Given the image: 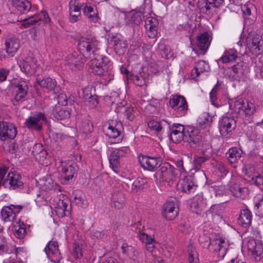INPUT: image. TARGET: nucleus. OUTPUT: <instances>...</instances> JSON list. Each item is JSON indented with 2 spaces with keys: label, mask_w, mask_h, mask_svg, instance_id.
Wrapping results in <instances>:
<instances>
[{
  "label": "nucleus",
  "mask_w": 263,
  "mask_h": 263,
  "mask_svg": "<svg viewBox=\"0 0 263 263\" xmlns=\"http://www.w3.org/2000/svg\"><path fill=\"white\" fill-rule=\"evenodd\" d=\"M169 128L170 139L174 143H178L184 140L186 133L184 126L180 123H174L166 126Z\"/></svg>",
  "instance_id": "obj_11"
},
{
  "label": "nucleus",
  "mask_w": 263,
  "mask_h": 263,
  "mask_svg": "<svg viewBox=\"0 0 263 263\" xmlns=\"http://www.w3.org/2000/svg\"><path fill=\"white\" fill-rule=\"evenodd\" d=\"M83 12L87 17L89 21L96 23L98 20V16L97 13V10L94 9L91 6L85 4L83 6Z\"/></svg>",
  "instance_id": "obj_39"
},
{
  "label": "nucleus",
  "mask_w": 263,
  "mask_h": 263,
  "mask_svg": "<svg viewBox=\"0 0 263 263\" xmlns=\"http://www.w3.org/2000/svg\"><path fill=\"white\" fill-rule=\"evenodd\" d=\"M197 187L193 177L191 175L185 176L183 178L180 179L177 185L178 191L186 194L194 193Z\"/></svg>",
  "instance_id": "obj_14"
},
{
  "label": "nucleus",
  "mask_w": 263,
  "mask_h": 263,
  "mask_svg": "<svg viewBox=\"0 0 263 263\" xmlns=\"http://www.w3.org/2000/svg\"><path fill=\"white\" fill-rule=\"evenodd\" d=\"M26 225L20 222H16L12 228L14 235L18 238H23L26 233Z\"/></svg>",
  "instance_id": "obj_38"
},
{
  "label": "nucleus",
  "mask_w": 263,
  "mask_h": 263,
  "mask_svg": "<svg viewBox=\"0 0 263 263\" xmlns=\"http://www.w3.org/2000/svg\"><path fill=\"white\" fill-rule=\"evenodd\" d=\"M146 29V33L150 38H154L157 34V26L155 27H148L145 28Z\"/></svg>",
  "instance_id": "obj_61"
},
{
  "label": "nucleus",
  "mask_w": 263,
  "mask_h": 263,
  "mask_svg": "<svg viewBox=\"0 0 263 263\" xmlns=\"http://www.w3.org/2000/svg\"><path fill=\"white\" fill-rule=\"evenodd\" d=\"M37 62L35 58L28 56L21 62L20 67L23 72L31 75L34 73L37 69Z\"/></svg>",
  "instance_id": "obj_20"
},
{
  "label": "nucleus",
  "mask_w": 263,
  "mask_h": 263,
  "mask_svg": "<svg viewBox=\"0 0 263 263\" xmlns=\"http://www.w3.org/2000/svg\"><path fill=\"white\" fill-rule=\"evenodd\" d=\"M79 128L82 133L85 136H86L92 132L93 127L90 121L87 119H84L80 123Z\"/></svg>",
  "instance_id": "obj_42"
},
{
  "label": "nucleus",
  "mask_w": 263,
  "mask_h": 263,
  "mask_svg": "<svg viewBox=\"0 0 263 263\" xmlns=\"http://www.w3.org/2000/svg\"><path fill=\"white\" fill-rule=\"evenodd\" d=\"M252 215L248 209H242L240 211L238 218V223L244 228L249 227L252 221Z\"/></svg>",
  "instance_id": "obj_29"
},
{
  "label": "nucleus",
  "mask_w": 263,
  "mask_h": 263,
  "mask_svg": "<svg viewBox=\"0 0 263 263\" xmlns=\"http://www.w3.org/2000/svg\"><path fill=\"white\" fill-rule=\"evenodd\" d=\"M247 249L252 255L259 257L263 253V249L261 245L257 244L255 240L251 239L247 242Z\"/></svg>",
  "instance_id": "obj_32"
},
{
  "label": "nucleus",
  "mask_w": 263,
  "mask_h": 263,
  "mask_svg": "<svg viewBox=\"0 0 263 263\" xmlns=\"http://www.w3.org/2000/svg\"><path fill=\"white\" fill-rule=\"evenodd\" d=\"M3 185L10 190L22 189L24 183L20 174L16 172L9 173L7 178L3 181Z\"/></svg>",
  "instance_id": "obj_8"
},
{
  "label": "nucleus",
  "mask_w": 263,
  "mask_h": 263,
  "mask_svg": "<svg viewBox=\"0 0 263 263\" xmlns=\"http://www.w3.org/2000/svg\"><path fill=\"white\" fill-rule=\"evenodd\" d=\"M84 4L80 5L77 0H70L69 2V11L70 14L69 21L75 23L81 17V8H83Z\"/></svg>",
  "instance_id": "obj_21"
},
{
  "label": "nucleus",
  "mask_w": 263,
  "mask_h": 263,
  "mask_svg": "<svg viewBox=\"0 0 263 263\" xmlns=\"http://www.w3.org/2000/svg\"><path fill=\"white\" fill-rule=\"evenodd\" d=\"M212 122V118L209 115H207L203 117V119L200 118L198 120V126L200 128L205 127L209 125Z\"/></svg>",
  "instance_id": "obj_56"
},
{
  "label": "nucleus",
  "mask_w": 263,
  "mask_h": 263,
  "mask_svg": "<svg viewBox=\"0 0 263 263\" xmlns=\"http://www.w3.org/2000/svg\"><path fill=\"white\" fill-rule=\"evenodd\" d=\"M210 69L209 64L205 61L200 60L196 63L194 69L192 70L191 76L198 77L201 73L208 71Z\"/></svg>",
  "instance_id": "obj_33"
},
{
  "label": "nucleus",
  "mask_w": 263,
  "mask_h": 263,
  "mask_svg": "<svg viewBox=\"0 0 263 263\" xmlns=\"http://www.w3.org/2000/svg\"><path fill=\"white\" fill-rule=\"evenodd\" d=\"M238 57V53L235 49H229L226 50L223 55L218 60L222 63H228L233 62Z\"/></svg>",
  "instance_id": "obj_34"
},
{
  "label": "nucleus",
  "mask_w": 263,
  "mask_h": 263,
  "mask_svg": "<svg viewBox=\"0 0 263 263\" xmlns=\"http://www.w3.org/2000/svg\"><path fill=\"white\" fill-rule=\"evenodd\" d=\"M189 262V263H199L198 253L195 248L190 245L188 246Z\"/></svg>",
  "instance_id": "obj_48"
},
{
  "label": "nucleus",
  "mask_w": 263,
  "mask_h": 263,
  "mask_svg": "<svg viewBox=\"0 0 263 263\" xmlns=\"http://www.w3.org/2000/svg\"><path fill=\"white\" fill-rule=\"evenodd\" d=\"M12 5L22 14L28 13L31 9V4L28 0H13Z\"/></svg>",
  "instance_id": "obj_30"
},
{
  "label": "nucleus",
  "mask_w": 263,
  "mask_h": 263,
  "mask_svg": "<svg viewBox=\"0 0 263 263\" xmlns=\"http://www.w3.org/2000/svg\"><path fill=\"white\" fill-rule=\"evenodd\" d=\"M17 135L16 127L10 122L0 121V140L14 139Z\"/></svg>",
  "instance_id": "obj_10"
},
{
  "label": "nucleus",
  "mask_w": 263,
  "mask_h": 263,
  "mask_svg": "<svg viewBox=\"0 0 263 263\" xmlns=\"http://www.w3.org/2000/svg\"><path fill=\"white\" fill-rule=\"evenodd\" d=\"M146 183L145 179L138 177L133 183L132 190L137 192L138 190L143 187Z\"/></svg>",
  "instance_id": "obj_51"
},
{
  "label": "nucleus",
  "mask_w": 263,
  "mask_h": 263,
  "mask_svg": "<svg viewBox=\"0 0 263 263\" xmlns=\"http://www.w3.org/2000/svg\"><path fill=\"white\" fill-rule=\"evenodd\" d=\"M229 105L230 108L238 114L242 112L247 116H251L256 111V107L253 103L242 98L231 101Z\"/></svg>",
  "instance_id": "obj_3"
},
{
  "label": "nucleus",
  "mask_w": 263,
  "mask_h": 263,
  "mask_svg": "<svg viewBox=\"0 0 263 263\" xmlns=\"http://www.w3.org/2000/svg\"><path fill=\"white\" fill-rule=\"evenodd\" d=\"M215 193L216 196H222L226 193L225 186L223 185L217 186L214 187Z\"/></svg>",
  "instance_id": "obj_63"
},
{
  "label": "nucleus",
  "mask_w": 263,
  "mask_h": 263,
  "mask_svg": "<svg viewBox=\"0 0 263 263\" xmlns=\"http://www.w3.org/2000/svg\"><path fill=\"white\" fill-rule=\"evenodd\" d=\"M117 125L114 126L113 125H109L106 131V135L110 138L118 139L117 142L121 141L122 138H120V131L117 128Z\"/></svg>",
  "instance_id": "obj_47"
},
{
  "label": "nucleus",
  "mask_w": 263,
  "mask_h": 263,
  "mask_svg": "<svg viewBox=\"0 0 263 263\" xmlns=\"http://www.w3.org/2000/svg\"><path fill=\"white\" fill-rule=\"evenodd\" d=\"M208 160L205 157H195L193 160L194 168L198 170L200 168L201 165Z\"/></svg>",
  "instance_id": "obj_55"
},
{
  "label": "nucleus",
  "mask_w": 263,
  "mask_h": 263,
  "mask_svg": "<svg viewBox=\"0 0 263 263\" xmlns=\"http://www.w3.org/2000/svg\"><path fill=\"white\" fill-rule=\"evenodd\" d=\"M37 81L42 88L48 91L52 90L54 93H58L61 90V88L60 86L57 85L56 81L49 77H45L42 80L37 79Z\"/></svg>",
  "instance_id": "obj_23"
},
{
  "label": "nucleus",
  "mask_w": 263,
  "mask_h": 263,
  "mask_svg": "<svg viewBox=\"0 0 263 263\" xmlns=\"http://www.w3.org/2000/svg\"><path fill=\"white\" fill-rule=\"evenodd\" d=\"M77 165L74 163L62 162L61 166V172L62 173L61 182L68 184L69 181L72 179L77 173Z\"/></svg>",
  "instance_id": "obj_13"
},
{
  "label": "nucleus",
  "mask_w": 263,
  "mask_h": 263,
  "mask_svg": "<svg viewBox=\"0 0 263 263\" xmlns=\"http://www.w3.org/2000/svg\"><path fill=\"white\" fill-rule=\"evenodd\" d=\"M58 100L60 105L65 106L67 105V98L65 94L60 93L58 95Z\"/></svg>",
  "instance_id": "obj_64"
},
{
  "label": "nucleus",
  "mask_w": 263,
  "mask_h": 263,
  "mask_svg": "<svg viewBox=\"0 0 263 263\" xmlns=\"http://www.w3.org/2000/svg\"><path fill=\"white\" fill-rule=\"evenodd\" d=\"M244 74L243 62L240 61L228 69L227 75L232 80H239Z\"/></svg>",
  "instance_id": "obj_24"
},
{
  "label": "nucleus",
  "mask_w": 263,
  "mask_h": 263,
  "mask_svg": "<svg viewBox=\"0 0 263 263\" xmlns=\"http://www.w3.org/2000/svg\"><path fill=\"white\" fill-rule=\"evenodd\" d=\"M40 20H41V17H40L39 18H37V17L36 15H32L31 17H29L28 18H25L22 21L23 23L22 25L24 28H27L34 25L35 23H37Z\"/></svg>",
  "instance_id": "obj_49"
},
{
  "label": "nucleus",
  "mask_w": 263,
  "mask_h": 263,
  "mask_svg": "<svg viewBox=\"0 0 263 263\" xmlns=\"http://www.w3.org/2000/svg\"><path fill=\"white\" fill-rule=\"evenodd\" d=\"M143 15L140 11H132L129 14L128 23L132 25H138L142 20Z\"/></svg>",
  "instance_id": "obj_45"
},
{
  "label": "nucleus",
  "mask_w": 263,
  "mask_h": 263,
  "mask_svg": "<svg viewBox=\"0 0 263 263\" xmlns=\"http://www.w3.org/2000/svg\"><path fill=\"white\" fill-rule=\"evenodd\" d=\"M139 237L140 239L146 245L151 243L155 240L154 238L151 235H148L144 233H142L139 231Z\"/></svg>",
  "instance_id": "obj_54"
},
{
  "label": "nucleus",
  "mask_w": 263,
  "mask_h": 263,
  "mask_svg": "<svg viewBox=\"0 0 263 263\" xmlns=\"http://www.w3.org/2000/svg\"><path fill=\"white\" fill-rule=\"evenodd\" d=\"M206 199L204 198L203 193L197 194L191 203V210L197 214L199 213L206 206Z\"/></svg>",
  "instance_id": "obj_25"
},
{
  "label": "nucleus",
  "mask_w": 263,
  "mask_h": 263,
  "mask_svg": "<svg viewBox=\"0 0 263 263\" xmlns=\"http://www.w3.org/2000/svg\"><path fill=\"white\" fill-rule=\"evenodd\" d=\"M129 151L128 147L115 148L109 157V166L117 174L119 172L120 159L125 157Z\"/></svg>",
  "instance_id": "obj_5"
},
{
  "label": "nucleus",
  "mask_w": 263,
  "mask_h": 263,
  "mask_svg": "<svg viewBox=\"0 0 263 263\" xmlns=\"http://www.w3.org/2000/svg\"><path fill=\"white\" fill-rule=\"evenodd\" d=\"M169 167L170 169L168 170L167 172L165 173L161 179L162 181H166L168 183L174 181L178 176L177 170L172 165Z\"/></svg>",
  "instance_id": "obj_46"
},
{
  "label": "nucleus",
  "mask_w": 263,
  "mask_h": 263,
  "mask_svg": "<svg viewBox=\"0 0 263 263\" xmlns=\"http://www.w3.org/2000/svg\"><path fill=\"white\" fill-rule=\"evenodd\" d=\"M211 39V36L207 31L200 34L197 37V45L198 48L200 50H206L210 44Z\"/></svg>",
  "instance_id": "obj_28"
},
{
  "label": "nucleus",
  "mask_w": 263,
  "mask_h": 263,
  "mask_svg": "<svg viewBox=\"0 0 263 263\" xmlns=\"http://www.w3.org/2000/svg\"><path fill=\"white\" fill-rule=\"evenodd\" d=\"M16 250L15 246L11 244H8L6 240L4 243H2L0 247V255L4 253L11 254Z\"/></svg>",
  "instance_id": "obj_50"
},
{
  "label": "nucleus",
  "mask_w": 263,
  "mask_h": 263,
  "mask_svg": "<svg viewBox=\"0 0 263 263\" xmlns=\"http://www.w3.org/2000/svg\"><path fill=\"white\" fill-rule=\"evenodd\" d=\"M236 122L234 116H223L219 121V129L222 136H226L235 129Z\"/></svg>",
  "instance_id": "obj_9"
},
{
  "label": "nucleus",
  "mask_w": 263,
  "mask_h": 263,
  "mask_svg": "<svg viewBox=\"0 0 263 263\" xmlns=\"http://www.w3.org/2000/svg\"><path fill=\"white\" fill-rule=\"evenodd\" d=\"M139 162L141 167L144 170L155 171L160 166L161 160L159 157L143 156L141 158H140Z\"/></svg>",
  "instance_id": "obj_16"
},
{
  "label": "nucleus",
  "mask_w": 263,
  "mask_h": 263,
  "mask_svg": "<svg viewBox=\"0 0 263 263\" xmlns=\"http://www.w3.org/2000/svg\"><path fill=\"white\" fill-rule=\"evenodd\" d=\"M35 157L42 165L47 166L49 162L48 161V155L46 150L41 152L38 155H36Z\"/></svg>",
  "instance_id": "obj_53"
},
{
  "label": "nucleus",
  "mask_w": 263,
  "mask_h": 263,
  "mask_svg": "<svg viewBox=\"0 0 263 263\" xmlns=\"http://www.w3.org/2000/svg\"><path fill=\"white\" fill-rule=\"evenodd\" d=\"M44 114L39 112L30 116L26 120L25 125L29 129L41 131L43 129V124L46 122Z\"/></svg>",
  "instance_id": "obj_7"
},
{
  "label": "nucleus",
  "mask_w": 263,
  "mask_h": 263,
  "mask_svg": "<svg viewBox=\"0 0 263 263\" xmlns=\"http://www.w3.org/2000/svg\"><path fill=\"white\" fill-rule=\"evenodd\" d=\"M84 62L85 60L82 55L78 54L77 52L68 54L65 59L66 65L73 70L81 69Z\"/></svg>",
  "instance_id": "obj_17"
},
{
  "label": "nucleus",
  "mask_w": 263,
  "mask_h": 263,
  "mask_svg": "<svg viewBox=\"0 0 263 263\" xmlns=\"http://www.w3.org/2000/svg\"><path fill=\"white\" fill-rule=\"evenodd\" d=\"M47 257L54 263H60L62 258L57 241H50L44 249Z\"/></svg>",
  "instance_id": "obj_12"
},
{
  "label": "nucleus",
  "mask_w": 263,
  "mask_h": 263,
  "mask_svg": "<svg viewBox=\"0 0 263 263\" xmlns=\"http://www.w3.org/2000/svg\"><path fill=\"white\" fill-rule=\"evenodd\" d=\"M28 87L25 81H21L14 87L15 97L13 101V104L22 101L27 94Z\"/></svg>",
  "instance_id": "obj_22"
},
{
  "label": "nucleus",
  "mask_w": 263,
  "mask_h": 263,
  "mask_svg": "<svg viewBox=\"0 0 263 263\" xmlns=\"http://www.w3.org/2000/svg\"><path fill=\"white\" fill-rule=\"evenodd\" d=\"M168 125V122L165 120L158 122L155 120L149 121L147 123L148 128L156 133H160L162 131L164 128Z\"/></svg>",
  "instance_id": "obj_40"
},
{
  "label": "nucleus",
  "mask_w": 263,
  "mask_h": 263,
  "mask_svg": "<svg viewBox=\"0 0 263 263\" xmlns=\"http://www.w3.org/2000/svg\"><path fill=\"white\" fill-rule=\"evenodd\" d=\"M1 213L3 220L5 222L13 221L16 217L13 211L9 206H4Z\"/></svg>",
  "instance_id": "obj_43"
},
{
  "label": "nucleus",
  "mask_w": 263,
  "mask_h": 263,
  "mask_svg": "<svg viewBox=\"0 0 263 263\" xmlns=\"http://www.w3.org/2000/svg\"><path fill=\"white\" fill-rule=\"evenodd\" d=\"M121 249L123 255L130 258L137 259L143 261L146 257L144 251L140 250L136 251L134 247L128 245L126 243H124L122 245Z\"/></svg>",
  "instance_id": "obj_18"
},
{
  "label": "nucleus",
  "mask_w": 263,
  "mask_h": 263,
  "mask_svg": "<svg viewBox=\"0 0 263 263\" xmlns=\"http://www.w3.org/2000/svg\"><path fill=\"white\" fill-rule=\"evenodd\" d=\"M79 51L90 59L89 67L95 74L106 76L109 73L107 58L100 55V42L94 37H81L78 43Z\"/></svg>",
  "instance_id": "obj_1"
},
{
  "label": "nucleus",
  "mask_w": 263,
  "mask_h": 263,
  "mask_svg": "<svg viewBox=\"0 0 263 263\" xmlns=\"http://www.w3.org/2000/svg\"><path fill=\"white\" fill-rule=\"evenodd\" d=\"M254 67L257 73H259V70L263 68V57L261 56L254 59Z\"/></svg>",
  "instance_id": "obj_57"
},
{
  "label": "nucleus",
  "mask_w": 263,
  "mask_h": 263,
  "mask_svg": "<svg viewBox=\"0 0 263 263\" xmlns=\"http://www.w3.org/2000/svg\"><path fill=\"white\" fill-rule=\"evenodd\" d=\"M247 45L251 51L256 55L263 52V40L261 36L258 34H255L251 38H249Z\"/></svg>",
  "instance_id": "obj_19"
},
{
  "label": "nucleus",
  "mask_w": 263,
  "mask_h": 263,
  "mask_svg": "<svg viewBox=\"0 0 263 263\" xmlns=\"http://www.w3.org/2000/svg\"><path fill=\"white\" fill-rule=\"evenodd\" d=\"M170 105L176 112L178 116H183L188 110V105L185 98L180 95L172 96L170 98Z\"/></svg>",
  "instance_id": "obj_6"
},
{
  "label": "nucleus",
  "mask_w": 263,
  "mask_h": 263,
  "mask_svg": "<svg viewBox=\"0 0 263 263\" xmlns=\"http://www.w3.org/2000/svg\"><path fill=\"white\" fill-rule=\"evenodd\" d=\"M245 179L250 182L252 184H255L263 190V176L258 174H252L248 171L246 168L245 173Z\"/></svg>",
  "instance_id": "obj_31"
},
{
  "label": "nucleus",
  "mask_w": 263,
  "mask_h": 263,
  "mask_svg": "<svg viewBox=\"0 0 263 263\" xmlns=\"http://www.w3.org/2000/svg\"><path fill=\"white\" fill-rule=\"evenodd\" d=\"M178 212L176 199L171 198L163 205V216L167 220H173L177 215Z\"/></svg>",
  "instance_id": "obj_15"
},
{
  "label": "nucleus",
  "mask_w": 263,
  "mask_h": 263,
  "mask_svg": "<svg viewBox=\"0 0 263 263\" xmlns=\"http://www.w3.org/2000/svg\"><path fill=\"white\" fill-rule=\"evenodd\" d=\"M228 187L230 191L236 197H240L246 190V188L240 187L236 183L235 178H232L228 183Z\"/></svg>",
  "instance_id": "obj_37"
},
{
  "label": "nucleus",
  "mask_w": 263,
  "mask_h": 263,
  "mask_svg": "<svg viewBox=\"0 0 263 263\" xmlns=\"http://www.w3.org/2000/svg\"><path fill=\"white\" fill-rule=\"evenodd\" d=\"M95 89L92 86H87L83 89V98L90 107H95L98 104L97 96L92 93Z\"/></svg>",
  "instance_id": "obj_26"
},
{
  "label": "nucleus",
  "mask_w": 263,
  "mask_h": 263,
  "mask_svg": "<svg viewBox=\"0 0 263 263\" xmlns=\"http://www.w3.org/2000/svg\"><path fill=\"white\" fill-rule=\"evenodd\" d=\"M53 115L55 118L61 120L69 118L70 114L66 107L58 105L53 110Z\"/></svg>",
  "instance_id": "obj_35"
},
{
  "label": "nucleus",
  "mask_w": 263,
  "mask_h": 263,
  "mask_svg": "<svg viewBox=\"0 0 263 263\" xmlns=\"http://www.w3.org/2000/svg\"><path fill=\"white\" fill-rule=\"evenodd\" d=\"M253 6L251 4H245L241 6V9L245 17H248L251 15V9Z\"/></svg>",
  "instance_id": "obj_60"
},
{
  "label": "nucleus",
  "mask_w": 263,
  "mask_h": 263,
  "mask_svg": "<svg viewBox=\"0 0 263 263\" xmlns=\"http://www.w3.org/2000/svg\"><path fill=\"white\" fill-rule=\"evenodd\" d=\"M199 241L202 247L213 251L218 259H223L227 253L228 244L221 238L211 240L206 236L202 235L199 237Z\"/></svg>",
  "instance_id": "obj_2"
},
{
  "label": "nucleus",
  "mask_w": 263,
  "mask_h": 263,
  "mask_svg": "<svg viewBox=\"0 0 263 263\" xmlns=\"http://www.w3.org/2000/svg\"><path fill=\"white\" fill-rule=\"evenodd\" d=\"M114 47L116 52L118 54H122L126 50L127 45L126 43L116 37L113 38Z\"/></svg>",
  "instance_id": "obj_44"
},
{
  "label": "nucleus",
  "mask_w": 263,
  "mask_h": 263,
  "mask_svg": "<svg viewBox=\"0 0 263 263\" xmlns=\"http://www.w3.org/2000/svg\"><path fill=\"white\" fill-rule=\"evenodd\" d=\"M37 183L40 188L46 192L50 190L53 186V181L49 176L40 179Z\"/></svg>",
  "instance_id": "obj_41"
},
{
  "label": "nucleus",
  "mask_w": 263,
  "mask_h": 263,
  "mask_svg": "<svg viewBox=\"0 0 263 263\" xmlns=\"http://www.w3.org/2000/svg\"><path fill=\"white\" fill-rule=\"evenodd\" d=\"M184 141L187 142L192 147H201V149H203L205 145V148H207V140L202 138L198 129L193 128L191 129V130H187Z\"/></svg>",
  "instance_id": "obj_4"
},
{
  "label": "nucleus",
  "mask_w": 263,
  "mask_h": 263,
  "mask_svg": "<svg viewBox=\"0 0 263 263\" xmlns=\"http://www.w3.org/2000/svg\"><path fill=\"white\" fill-rule=\"evenodd\" d=\"M171 166L172 165L168 163L163 164L157 173V175L159 176L160 178L162 179L165 173L167 172L168 170L170 169L169 167Z\"/></svg>",
  "instance_id": "obj_58"
},
{
  "label": "nucleus",
  "mask_w": 263,
  "mask_h": 263,
  "mask_svg": "<svg viewBox=\"0 0 263 263\" xmlns=\"http://www.w3.org/2000/svg\"><path fill=\"white\" fill-rule=\"evenodd\" d=\"M242 151L236 147H232L226 153L229 162L231 164L236 163L241 157Z\"/></svg>",
  "instance_id": "obj_36"
},
{
  "label": "nucleus",
  "mask_w": 263,
  "mask_h": 263,
  "mask_svg": "<svg viewBox=\"0 0 263 263\" xmlns=\"http://www.w3.org/2000/svg\"><path fill=\"white\" fill-rule=\"evenodd\" d=\"M158 22L157 20L152 16L147 17L145 21V28H148V27H155L158 26Z\"/></svg>",
  "instance_id": "obj_59"
},
{
  "label": "nucleus",
  "mask_w": 263,
  "mask_h": 263,
  "mask_svg": "<svg viewBox=\"0 0 263 263\" xmlns=\"http://www.w3.org/2000/svg\"><path fill=\"white\" fill-rule=\"evenodd\" d=\"M74 201L76 205L82 208H86L88 205V202L83 195H76L74 197Z\"/></svg>",
  "instance_id": "obj_52"
},
{
  "label": "nucleus",
  "mask_w": 263,
  "mask_h": 263,
  "mask_svg": "<svg viewBox=\"0 0 263 263\" xmlns=\"http://www.w3.org/2000/svg\"><path fill=\"white\" fill-rule=\"evenodd\" d=\"M216 167L218 170L224 175H226L229 172L228 168L222 162L216 163Z\"/></svg>",
  "instance_id": "obj_62"
},
{
  "label": "nucleus",
  "mask_w": 263,
  "mask_h": 263,
  "mask_svg": "<svg viewBox=\"0 0 263 263\" xmlns=\"http://www.w3.org/2000/svg\"><path fill=\"white\" fill-rule=\"evenodd\" d=\"M6 52L11 55H13L20 47V41L14 35L8 36L5 41Z\"/></svg>",
  "instance_id": "obj_27"
}]
</instances>
